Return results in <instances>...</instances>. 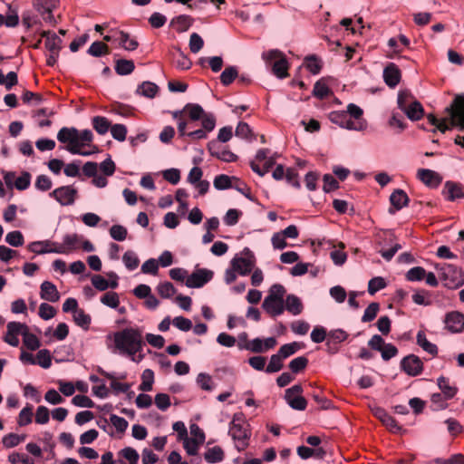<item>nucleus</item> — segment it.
I'll return each mask as SVG.
<instances>
[{
	"label": "nucleus",
	"instance_id": "7c9ffc66",
	"mask_svg": "<svg viewBox=\"0 0 464 464\" xmlns=\"http://www.w3.org/2000/svg\"><path fill=\"white\" fill-rule=\"evenodd\" d=\"M417 344L422 348L423 351L428 353L432 356H436L438 354V347L435 343H430L423 331H419L416 335Z\"/></svg>",
	"mask_w": 464,
	"mask_h": 464
},
{
	"label": "nucleus",
	"instance_id": "2eb2a0df",
	"mask_svg": "<svg viewBox=\"0 0 464 464\" xmlns=\"http://www.w3.org/2000/svg\"><path fill=\"white\" fill-rule=\"evenodd\" d=\"M27 325L20 322H9L6 325V334L4 336V341L13 347L19 345V335L23 336V333L25 332Z\"/></svg>",
	"mask_w": 464,
	"mask_h": 464
},
{
	"label": "nucleus",
	"instance_id": "49530a36",
	"mask_svg": "<svg viewBox=\"0 0 464 464\" xmlns=\"http://www.w3.org/2000/svg\"><path fill=\"white\" fill-rule=\"evenodd\" d=\"M23 341L26 348L31 351L37 350L41 345L38 337L34 334L29 332L28 326L26 327L25 332L23 333Z\"/></svg>",
	"mask_w": 464,
	"mask_h": 464
},
{
	"label": "nucleus",
	"instance_id": "0e129e2a",
	"mask_svg": "<svg viewBox=\"0 0 464 464\" xmlns=\"http://www.w3.org/2000/svg\"><path fill=\"white\" fill-rule=\"evenodd\" d=\"M111 133L114 140L118 141H124L127 136V127L124 124L111 125Z\"/></svg>",
	"mask_w": 464,
	"mask_h": 464
},
{
	"label": "nucleus",
	"instance_id": "9b49d317",
	"mask_svg": "<svg viewBox=\"0 0 464 464\" xmlns=\"http://www.w3.org/2000/svg\"><path fill=\"white\" fill-rule=\"evenodd\" d=\"M276 345V339L275 337H267L266 339L254 338L245 344L238 343L239 349H245L256 353H265L273 349Z\"/></svg>",
	"mask_w": 464,
	"mask_h": 464
},
{
	"label": "nucleus",
	"instance_id": "6e6552de",
	"mask_svg": "<svg viewBox=\"0 0 464 464\" xmlns=\"http://www.w3.org/2000/svg\"><path fill=\"white\" fill-rule=\"evenodd\" d=\"M303 392L301 384H295L285 391L284 399L293 410L304 411L306 409L307 401L301 395Z\"/></svg>",
	"mask_w": 464,
	"mask_h": 464
},
{
	"label": "nucleus",
	"instance_id": "bb28decb",
	"mask_svg": "<svg viewBox=\"0 0 464 464\" xmlns=\"http://www.w3.org/2000/svg\"><path fill=\"white\" fill-rule=\"evenodd\" d=\"M444 197L449 201L463 198L464 192L459 185L452 181H447L443 190Z\"/></svg>",
	"mask_w": 464,
	"mask_h": 464
},
{
	"label": "nucleus",
	"instance_id": "c03bdc74",
	"mask_svg": "<svg viewBox=\"0 0 464 464\" xmlns=\"http://www.w3.org/2000/svg\"><path fill=\"white\" fill-rule=\"evenodd\" d=\"M233 177H229L226 174H220L215 177L213 185L214 188L218 190H225L227 188H233L234 184Z\"/></svg>",
	"mask_w": 464,
	"mask_h": 464
},
{
	"label": "nucleus",
	"instance_id": "4be33fe9",
	"mask_svg": "<svg viewBox=\"0 0 464 464\" xmlns=\"http://www.w3.org/2000/svg\"><path fill=\"white\" fill-rule=\"evenodd\" d=\"M390 202L392 207L394 208V210L392 208L389 209L391 214H394L396 211L401 210L402 208L406 207L409 203V197L407 193L401 189H395L390 196Z\"/></svg>",
	"mask_w": 464,
	"mask_h": 464
},
{
	"label": "nucleus",
	"instance_id": "a18cd8bd",
	"mask_svg": "<svg viewBox=\"0 0 464 464\" xmlns=\"http://www.w3.org/2000/svg\"><path fill=\"white\" fill-rule=\"evenodd\" d=\"M183 111L188 112L191 121H198L206 114L203 108L198 103H188Z\"/></svg>",
	"mask_w": 464,
	"mask_h": 464
},
{
	"label": "nucleus",
	"instance_id": "2f4dec72",
	"mask_svg": "<svg viewBox=\"0 0 464 464\" xmlns=\"http://www.w3.org/2000/svg\"><path fill=\"white\" fill-rule=\"evenodd\" d=\"M285 309L293 315H298L303 311V304L300 298L295 295H288L285 301Z\"/></svg>",
	"mask_w": 464,
	"mask_h": 464
},
{
	"label": "nucleus",
	"instance_id": "f8f14e48",
	"mask_svg": "<svg viewBox=\"0 0 464 464\" xmlns=\"http://www.w3.org/2000/svg\"><path fill=\"white\" fill-rule=\"evenodd\" d=\"M213 271L207 268H196L195 271L187 277L185 285L189 288H200L212 280Z\"/></svg>",
	"mask_w": 464,
	"mask_h": 464
},
{
	"label": "nucleus",
	"instance_id": "412c9836",
	"mask_svg": "<svg viewBox=\"0 0 464 464\" xmlns=\"http://www.w3.org/2000/svg\"><path fill=\"white\" fill-rule=\"evenodd\" d=\"M401 73L398 66L392 63H389L383 70L384 82L391 88L397 86L401 81Z\"/></svg>",
	"mask_w": 464,
	"mask_h": 464
},
{
	"label": "nucleus",
	"instance_id": "6e6d98bb",
	"mask_svg": "<svg viewBox=\"0 0 464 464\" xmlns=\"http://www.w3.org/2000/svg\"><path fill=\"white\" fill-rule=\"evenodd\" d=\"M36 364L44 369H48L52 365V356L47 349L39 350L35 357Z\"/></svg>",
	"mask_w": 464,
	"mask_h": 464
},
{
	"label": "nucleus",
	"instance_id": "f3484780",
	"mask_svg": "<svg viewBox=\"0 0 464 464\" xmlns=\"http://www.w3.org/2000/svg\"><path fill=\"white\" fill-rule=\"evenodd\" d=\"M443 322L445 329L452 334H459L464 330V314L459 311L447 313Z\"/></svg>",
	"mask_w": 464,
	"mask_h": 464
},
{
	"label": "nucleus",
	"instance_id": "13d9d810",
	"mask_svg": "<svg viewBox=\"0 0 464 464\" xmlns=\"http://www.w3.org/2000/svg\"><path fill=\"white\" fill-rule=\"evenodd\" d=\"M426 270L421 266H414L411 268L405 275L406 280L409 282H420L424 279Z\"/></svg>",
	"mask_w": 464,
	"mask_h": 464
},
{
	"label": "nucleus",
	"instance_id": "603ef678",
	"mask_svg": "<svg viewBox=\"0 0 464 464\" xmlns=\"http://www.w3.org/2000/svg\"><path fill=\"white\" fill-rule=\"evenodd\" d=\"M75 324L84 330H88L92 322L90 314H86L82 309H78L73 314Z\"/></svg>",
	"mask_w": 464,
	"mask_h": 464
},
{
	"label": "nucleus",
	"instance_id": "ddd939ff",
	"mask_svg": "<svg viewBox=\"0 0 464 464\" xmlns=\"http://www.w3.org/2000/svg\"><path fill=\"white\" fill-rule=\"evenodd\" d=\"M401 370L407 375L416 377L423 372V362L420 358L415 354H409L403 357L400 362Z\"/></svg>",
	"mask_w": 464,
	"mask_h": 464
},
{
	"label": "nucleus",
	"instance_id": "c85d7f7f",
	"mask_svg": "<svg viewBox=\"0 0 464 464\" xmlns=\"http://www.w3.org/2000/svg\"><path fill=\"white\" fill-rule=\"evenodd\" d=\"M98 372L105 378L112 380L111 382V388L112 389L114 394L118 395L119 393H125L128 392L130 389V384L114 381L115 377L113 373L105 372L102 368H99Z\"/></svg>",
	"mask_w": 464,
	"mask_h": 464
},
{
	"label": "nucleus",
	"instance_id": "f03ea898",
	"mask_svg": "<svg viewBox=\"0 0 464 464\" xmlns=\"http://www.w3.org/2000/svg\"><path fill=\"white\" fill-rule=\"evenodd\" d=\"M449 119L439 120L433 114H429L427 120L432 126H435L433 131L439 130L444 133L453 127H459L464 130V96L457 95L451 104L446 108Z\"/></svg>",
	"mask_w": 464,
	"mask_h": 464
},
{
	"label": "nucleus",
	"instance_id": "72a5a7b5",
	"mask_svg": "<svg viewBox=\"0 0 464 464\" xmlns=\"http://www.w3.org/2000/svg\"><path fill=\"white\" fill-rule=\"evenodd\" d=\"M404 113L412 121H419L424 114V109L420 102L414 100L408 108L404 111Z\"/></svg>",
	"mask_w": 464,
	"mask_h": 464
},
{
	"label": "nucleus",
	"instance_id": "7ed1b4c3",
	"mask_svg": "<svg viewBox=\"0 0 464 464\" xmlns=\"http://www.w3.org/2000/svg\"><path fill=\"white\" fill-rule=\"evenodd\" d=\"M363 111L354 103H349L347 111H335L329 114V120L342 128L353 130H363L366 121L362 118Z\"/></svg>",
	"mask_w": 464,
	"mask_h": 464
},
{
	"label": "nucleus",
	"instance_id": "f257e3e1",
	"mask_svg": "<svg viewBox=\"0 0 464 464\" xmlns=\"http://www.w3.org/2000/svg\"><path fill=\"white\" fill-rule=\"evenodd\" d=\"M114 347L118 353L140 362L144 355L140 353L144 345L142 330L139 327H127L113 334Z\"/></svg>",
	"mask_w": 464,
	"mask_h": 464
},
{
	"label": "nucleus",
	"instance_id": "a211bd4d",
	"mask_svg": "<svg viewBox=\"0 0 464 464\" xmlns=\"http://www.w3.org/2000/svg\"><path fill=\"white\" fill-rule=\"evenodd\" d=\"M373 415L382 421V423L393 433H400L402 431V427L398 424L396 420L390 415L385 409L376 407L372 410Z\"/></svg>",
	"mask_w": 464,
	"mask_h": 464
},
{
	"label": "nucleus",
	"instance_id": "338daca9",
	"mask_svg": "<svg viewBox=\"0 0 464 464\" xmlns=\"http://www.w3.org/2000/svg\"><path fill=\"white\" fill-rule=\"evenodd\" d=\"M11 464H34V460L24 453L13 452L8 456Z\"/></svg>",
	"mask_w": 464,
	"mask_h": 464
},
{
	"label": "nucleus",
	"instance_id": "0eeeda50",
	"mask_svg": "<svg viewBox=\"0 0 464 464\" xmlns=\"http://www.w3.org/2000/svg\"><path fill=\"white\" fill-rule=\"evenodd\" d=\"M255 265V255L248 247H245L240 256L236 255L230 262V266L237 269V273L242 276L249 275Z\"/></svg>",
	"mask_w": 464,
	"mask_h": 464
},
{
	"label": "nucleus",
	"instance_id": "4468645a",
	"mask_svg": "<svg viewBox=\"0 0 464 464\" xmlns=\"http://www.w3.org/2000/svg\"><path fill=\"white\" fill-rule=\"evenodd\" d=\"M208 150L211 156L224 162H235L237 160V156L235 153L216 140H211L208 143Z\"/></svg>",
	"mask_w": 464,
	"mask_h": 464
},
{
	"label": "nucleus",
	"instance_id": "393cba45",
	"mask_svg": "<svg viewBox=\"0 0 464 464\" xmlns=\"http://www.w3.org/2000/svg\"><path fill=\"white\" fill-rule=\"evenodd\" d=\"M194 20L188 14H179L173 17L170 21L169 26H171L178 33H184L189 29Z\"/></svg>",
	"mask_w": 464,
	"mask_h": 464
},
{
	"label": "nucleus",
	"instance_id": "aec40b11",
	"mask_svg": "<svg viewBox=\"0 0 464 464\" xmlns=\"http://www.w3.org/2000/svg\"><path fill=\"white\" fill-rule=\"evenodd\" d=\"M79 130L75 127H63L57 133V140L67 146H78Z\"/></svg>",
	"mask_w": 464,
	"mask_h": 464
},
{
	"label": "nucleus",
	"instance_id": "8fccbe9b",
	"mask_svg": "<svg viewBox=\"0 0 464 464\" xmlns=\"http://www.w3.org/2000/svg\"><path fill=\"white\" fill-rule=\"evenodd\" d=\"M154 382V372L150 369H146L141 374V383L139 389L142 392H150L152 390Z\"/></svg>",
	"mask_w": 464,
	"mask_h": 464
},
{
	"label": "nucleus",
	"instance_id": "ea45409f",
	"mask_svg": "<svg viewBox=\"0 0 464 464\" xmlns=\"http://www.w3.org/2000/svg\"><path fill=\"white\" fill-rule=\"evenodd\" d=\"M304 66L312 74L316 75L320 73L323 63L315 54H311L304 58Z\"/></svg>",
	"mask_w": 464,
	"mask_h": 464
},
{
	"label": "nucleus",
	"instance_id": "774afa93",
	"mask_svg": "<svg viewBox=\"0 0 464 464\" xmlns=\"http://www.w3.org/2000/svg\"><path fill=\"white\" fill-rule=\"evenodd\" d=\"M434 462L437 464H464V455L456 453L449 459L437 458Z\"/></svg>",
	"mask_w": 464,
	"mask_h": 464
},
{
	"label": "nucleus",
	"instance_id": "de8ad7c7",
	"mask_svg": "<svg viewBox=\"0 0 464 464\" xmlns=\"http://www.w3.org/2000/svg\"><path fill=\"white\" fill-rule=\"evenodd\" d=\"M414 100V97L409 90L400 91L397 97L398 108L404 112L409 104H411Z\"/></svg>",
	"mask_w": 464,
	"mask_h": 464
},
{
	"label": "nucleus",
	"instance_id": "c756f323",
	"mask_svg": "<svg viewBox=\"0 0 464 464\" xmlns=\"http://www.w3.org/2000/svg\"><path fill=\"white\" fill-rule=\"evenodd\" d=\"M118 37H116V41H118L119 45L126 51H134L138 48L139 43L136 39L130 38V34L124 31L117 32Z\"/></svg>",
	"mask_w": 464,
	"mask_h": 464
},
{
	"label": "nucleus",
	"instance_id": "c9c22d12",
	"mask_svg": "<svg viewBox=\"0 0 464 464\" xmlns=\"http://www.w3.org/2000/svg\"><path fill=\"white\" fill-rule=\"evenodd\" d=\"M114 69L119 75H129L134 71L135 64L132 60L119 59L115 63Z\"/></svg>",
	"mask_w": 464,
	"mask_h": 464
},
{
	"label": "nucleus",
	"instance_id": "680f3d73",
	"mask_svg": "<svg viewBox=\"0 0 464 464\" xmlns=\"http://www.w3.org/2000/svg\"><path fill=\"white\" fill-rule=\"evenodd\" d=\"M379 310H380L379 303H376V302L371 303L364 310V313L362 316V322L369 323V322H372V320H374Z\"/></svg>",
	"mask_w": 464,
	"mask_h": 464
},
{
	"label": "nucleus",
	"instance_id": "09e8293b",
	"mask_svg": "<svg viewBox=\"0 0 464 464\" xmlns=\"http://www.w3.org/2000/svg\"><path fill=\"white\" fill-rule=\"evenodd\" d=\"M122 262L128 270L133 271L138 267L140 259L134 251L128 250L122 256Z\"/></svg>",
	"mask_w": 464,
	"mask_h": 464
},
{
	"label": "nucleus",
	"instance_id": "cd10ccee",
	"mask_svg": "<svg viewBox=\"0 0 464 464\" xmlns=\"http://www.w3.org/2000/svg\"><path fill=\"white\" fill-rule=\"evenodd\" d=\"M54 242L50 240L34 241L28 245L29 251L37 255L55 253V246H53Z\"/></svg>",
	"mask_w": 464,
	"mask_h": 464
},
{
	"label": "nucleus",
	"instance_id": "4c0bfd02",
	"mask_svg": "<svg viewBox=\"0 0 464 464\" xmlns=\"http://www.w3.org/2000/svg\"><path fill=\"white\" fill-rule=\"evenodd\" d=\"M348 338V334L341 329H334L328 332L327 340H326V346H330V344H339L343 342H344Z\"/></svg>",
	"mask_w": 464,
	"mask_h": 464
},
{
	"label": "nucleus",
	"instance_id": "5701e85b",
	"mask_svg": "<svg viewBox=\"0 0 464 464\" xmlns=\"http://www.w3.org/2000/svg\"><path fill=\"white\" fill-rule=\"evenodd\" d=\"M40 296L42 299L55 303L60 299V294L56 285L50 281H44L40 286Z\"/></svg>",
	"mask_w": 464,
	"mask_h": 464
},
{
	"label": "nucleus",
	"instance_id": "dca6fc26",
	"mask_svg": "<svg viewBox=\"0 0 464 464\" xmlns=\"http://www.w3.org/2000/svg\"><path fill=\"white\" fill-rule=\"evenodd\" d=\"M80 237L76 233L66 234L63 237V242H55L53 246H55V254L67 255L75 251L79 247Z\"/></svg>",
	"mask_w": 464,
	"mask_h": 464
},
{
	"label": "nucleus",
	"instance_id": "473e14b6",
	"mask_svg": "<svg viewBox=\"0 0 464 464\" xmlns=\"http://www.w3.org/2000/svg\"><path fill=\"white\" fill-rule=\"evenodd\" d=\"M437 384L444 395V399H452L458 392V388L450 385V380L444 376H440L437 379Z\"/></svg>",
	"mask_w": 464,
	"mask_h": 464
},
{
	"label": "nucleus",
	"instance_id": "a19ab883",
	"mask_svg": "<svg viewBox=\"0 0 464 464\" xmlns=\"http://www.w3.org/2000/svg\"><path fill=\"white\" fill-rule=\"evenodd\" d=\"M275 158L273 156H270L269 159L264 160V165L262 168L254 160L250 162V168L255 173L263 177L269 172V170L275 166Z\"/></svg>",
	"mask_w": 464,
	"mask_h": 464
},
{
	"label": "nucleus",
	"instance_id": "e2e57ef3",
	"mask_svg": "<svg viewBox=\"0 0 464 464\" xmlns=\"http://www.w3.org/2000/svg\"><path fill=\"white\" fill-rule=\"evenodd\" d=\"M308 364V359L305 356H298L289 362V369L293 373H298L304 370Z\"/></svg>",
	"mask_w": 464,
	"mask_h": 464
},
{
	"label": "nucleus",
	"instance_id": "3c124183",
	"mask_svg": "<svg viewBox=\"0 0 464 464\" xmlns=\"http://www.w3.org/2000/svg\"><path fill=\"white\" fill-rule=\"evenodd\" d=\"M238 76V72L236 66L227 67L220 74V82L224 86L230 85L235 79Z\"/></svg>",
	"mask_w": 464,
	"mask_h": 464
},
{
	"label": "nucleus",
	"instance_id": "69168bd1",
	"mask_svg": "<svg viewBox=\"0 0 464 464\" xmlns=\"http://www.w3.org/2000/svg\"><path fill=\"white\" fill-rule=\"evenodd\" d=\"M127 235V228L121 225H113L110 228V236L116 241H124Z\"/></svg>",
	"mask_w": 464,
	"mask_h": 464
},
{
	"label": "nucleus",
	"instance_id": "4d7b16f0",
	"mask_svg": "<svg viewBox=\"0 0 464 464\" xmlns=\"http://www.w3.org/2000/svg\"><path fill=\"white\" fill-rule=\"evenodd\" d=\"M87 53L93 57H101L102 54H107L109 53V47L107 44L100 41H95L91 44Z\"/></svg>",
	"mask_w": 464,
	"mask_h": 464
},
{
	"label": "nucleus",
	"instance_id": "a878e982",
	"mask_svg": "<svg viewBox=\"0 0 464 464\" xmlns=\"http://www.w3.org/2000/svg\"><path fill=\"white\" fill-rule=\"evenodd\" d=\"M41 36L45 38V48L49 52L60 53L63 41L55 33L43 31Z\"/></svg>",
	"mask_w": 464,
	"mask_h": 464
},
{
	"label": "nucleus",
	"instance_id": "6ab92c4d",
	"mask_svg": "<svg viewBox=\"0 0 464 464\" xmlns=\"http://www.w3.org/2000/svg\"><path fill=\"white\" fill-rule=\"evenodd\" d=\"M417 178L431 188H438L442 181V178L438 172L429 169H420L417 172Z\"/></svg>",
	"mask_w": 464,
	"mask_h": 464
},
{
	"label": "nucleus",
	"instance_id": "423d86ee",
	"mask_svg": "<svg viewBox=\"0 0 464 464\" xmlns=\"http://www.w3.org/2000/svg\"><path fill=\"white\" fill-rule=\"evenodd\" d=\"M262 58L266 63H271L276 60L272 65L273 73L279 79H284L288 76L289 64L285 54L278 49H272L262 53Z\"/></svg>",
	"mask_w": 464,
	"mask_h": 464
},
{
	"label": "nucleus",
	"instance_id": "58836bf2",
	"mask_svg": "<svg viewBox=\"0 0 464 464\" xmlns=\"http://www.w3.org/2000/svg\"><path fill=\"white\" fill-rule=\"evenodd\" d=\"M159 91V87L156 83L151 82H143L137 88L136 92L146 98H154Z\"/></svg>",
	"mask_w": 464,
	"mask_h": 464
},
{
	"label": "nucleus",
	"instance_id": "20e7f679",
	"mask_svg": "<svg viewBox=\"0 0 464 464\" xmlns=\"http://www.w3.org/2000/svg\"><path fill=\"white\" fill-rule=\"evenodd\" d=\"M228 435L234 440L237 450L241 451L247 448L251 431L243 413L237 412L233 415L229 423Z\"/></svg>",
	"mask_w": 464,
	"mask_h": 464
},
{
	"label": "nucleus",
	"instance_id": "e433bc0d",
	"mask_svg": "<svg viewBox=\"0 0 464 464\" xmlns=\"http://www.w3.org/2000/svg\"><path fill=\"white\" fill-rule=\"evenodd\" d=\"M92 124L95 131L100 135H104L111 128V121L104 116H94L92 119Z\"/></svg>",
	"mask_w": 464,
	"mask_h": 464
},
{
	"label": "nucleus",
	"instance_id": "79ce46f5",
	"mask_svg": "<svg viewBox=\"0 0 464 464\" xmlns=\"http://www.w3.org/2000/svg\"><path fill=\"white\" fill-rule=\"evenodd\" d=\"M204 459L208 463H217L224 459V451L219 446L208 449L204 453Z\"/></svg>",
	"mask_w": 464,
	"mask_h": 464
},
{
	"label": "nucleus",
	"instance_id": "9d476101",
	"mask_svg": "<svg viewBox=\"0 0 464 464\" xmlns=\"http://www.w3.org/2000/svg\"><path fill=\"white\" fill-rule=\"evenodd\" d=\"M49 196L62 206H71L75 202L78 190L72 186H62L53 190Z\"/></svg>",
	"mask_w": 464,
	"mask_h": 464
},
{
	"label": "nucleus",
	"instance_id": "39448f33",
	"mask_svg": "<svg viewBox=\"0 0 464 464\" xmlns=\"http://www.w3.org/2000/svg\"><path fill=\"white\" fill-rule=\"evenodd\" d=\"M435 269L440 273V279L445 287L457 289L464 285V272L451 264L435 266Z\"/></svg>",
	"mask_w": 464,
	"mask_h": 464
},
{
	"label": "nucleus",
	"instance_id": "864d4df0",
	"mask_svg": "<svg viewBox=\"0 0 464 464\" xmlns=\"http://www.w3.org/2000/svg\"><path fill=\"white\" fill-rule=\"evenodd\" d=\"M331 93L329 86L323 80L317 81L313 89V95L320 100L325 99Z\"/></svg>",
	"mask_w": 464,
	"mask_h": 464
},
{
	"label": "nucleus",
	"instance_id": "1a4fd4ad",
	"mask_svg": "<svg viewBox=\"0 0 464 464\" xmlns=\"http://www.w3.org/2000/svg\"><path fill=\"white\" fill-rule=\"evenodd\" d=\"M59 0H34L33 6L42 16L44 21L49 24L54 25L56 20L53 11L58 6Z\"/></svg>",
	"mask_w": 464,
	"mask_h": 464
},
{
	"label": "nucleus",
	"instance_id": "5fc2aeb1",
	"mask_svg": "<svg viewBox=\"0 0 464 464\" xmlns=\"http://www.w3.org/2000/svg\"><path fill=\"white\" fill-rule=\"evenodd\" d=\"M412 301L414 304L423 306H429L431 304L430 295L429 291L424 289L417 290L412 295Z\"/></svg>",
	"mask_w": 464,
	"mask_h": 464
},
{
	"label": "nucleus",
	"instance_id": "bf43d9fd",
	"mask_svg": "<svg viewBox=\"0 0 464 464\" xmlns=\"http://www.w3.org/2000/svg\"><path fill=\"white\" fill-rule=\"evenodd\" d=\"M102 304L116 309L120 304L119 295L116 292H107L101 297Z\"/></svg>",
	"mask_w": 464,
	"mask_h": 464
},
{
	"label": "nucleus",
	"instance_id": "37998d69",
	"mask_svg": "<svg viewBox=\"0 0 464 464\" xmlns=\"http://www.w3.org/2000/svg\"><path fill=\"white\" fill-rule=\"evenodd\" d=\"M25 439V434L8 433L3 437L2 442L6 449H11L24 441Z\"/></svg>",
	"mask_w": 464,
	"mask_h": 464
},
{
	"label": "nucleus",
	"instance_id": "b1692460",
	"mask_svg": "<svg viewBox=\"0 0 464 464\" xmlns=\"http://www.w3.org/2000/svg\"><path fill=\"white\" fill-rule=\"evenodd\" d=\"M285 302L277 301L272 296H266L262 307L272 317H276L282 314L285 311Z\"/></svg>",
	"mask_w": 464,
	"mask_h": 464
},
{
	"label": "nucleus",
	"instance_id": "f704fd0d",
	"mask_svg": "<svg viewBox=\"0 0 464 464\" xmlns=\"http://www.w3.org/2000/svg\"><path fill=\"white\" fill-rule=\"evenodd\" d=\"M33 405L26 404L19 412L16 423L19 427H24L32 423L33 421Z\"/></svg>",
	"mask_w": 464,
	"mask_h": 464
},
{
	"label": "nucleus",
	"instance_id": "052dcab7",
	"mask_svg": "<svg viewBox=\"0 0 464 464\" xmlns=\"http://www.w3.org/2000/svg\"><path fill=\"white\" fill-rule=\"evenodd\" d=\"M299 349H300L299 343L296 342H293V343H285V344L282 345L279 348L277 353L284 360V359L290 357L294 353H295Z\"/></svg>",
	"mask_w": 464,
	"mask_h": 464
}]
</instances>
